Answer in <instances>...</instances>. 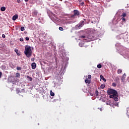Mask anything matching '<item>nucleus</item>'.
<instances>
[{
    "label": "nucleus",
    "instance_id": "nucleus-9",
    "mask_svg": "<svg viewBox=\"0 0 129 129\" xmlns=\"http://www.w3.org/2000/svg\"><path fill=\"white\" fill-rule=\"evenodd\" d=\"M125 77H126V74H124L122 75V77H121V82H124V80H125Z\"/></svg>",
    "mask_w": 129,
    "mask_h": 129
},
{
    "label": "nucleus",
    "instance_id": "nucleus-6",
    "mask_svg": "<svg viewBox=\"0 0 129 129\" xmlns=\"http://www.w3.org/2000/svg\"><path fill=\"white\" fill-rule=\"evenodd\" d=\"M118 16H120L121 17H122V18H124V17H126V13L121 12V11L119 10L116 13Z\"/></svg>",
    "mask_w": 129,
    "mask_h": 129
},
{
    "label": "nucleus",
    "instance_id": "nucleus-39",
    "mask_svg": "<svg viewBox=\"0 0 129 129\" xmlns=\"http://www.w3.org/2000/svg\"><path fill=\"white\" fill-rule=\"evenodd\" d=\"M25 39H26V41H29V40H30V38L27 37L25 38Z\"/></svg>",
    "mask_w": 129,
    "mask_h": 129
},
{
    "label": "nucleus",
    "instance_id": "nucleus-22",
    "mask_svg": "<svg viewBox=\"0 0 129 129\" xmlns=\"http://www.w3.org/2000/svg\"><path fill=\"white\" fill-rule=\"evenodd\" d=\"M79 45L80 46V47H84V43H83L82 42H80L79 43Z\"/></svg>",
    "mask_w": 129,
    "mask_h": 129
},
{
    "label": "nucleus",
    "instance_id": "nucleus-24",
    "mask_svg": "<svg viewBox=\"0 0 129 129\" xmlns=\"http://www.w3.org/2000/svg\"><path fill=\"white\" fill-rule=\"evenodd\" d=\"M50 95H51V96H55V93H54V92H52V90H50Z\"/></svg>",
    "mask_w": 129,
    "mask_h": 129
},
{
    "label": "nucleus",
    "instance_id": "nucleus-37",
    "mask_svg": "<svg viewBox=\"0 0 129 129\" xmlns=\"http://www.w3.org/2000/svg\"><path fill=\"white\" fill-rule=\"evenodd\" d=\"M88 78L89 79H91V75H88Z\"/></svg>",
    "mask_w": 129,
    "mask_h": 129
},
{
    "label": "nucleus",
    "instance_id": "nucleus-21",
    "mask_svg": "<svg viewBox=\"0 0 129 129\" xmlns=\"http://www.w3.org/2000/svg\"><path fill=\"white\" fill-rule=\"evenodd\" d=\"M105 87V85L104 84H102L100 86V88H101V89H104Z\"/></svg>",
    "mask_w": 129,
    "mask_h": 129
},
{
    "label": "nucleus",
    "instance_id": "nucleus-15",
    "mask_svg": "<svg viewBox=\"0 0 129 129\" xmlns=\"http://www.w3.org/2000/svg\"><path fill=\"white\" fill-rule=\"evenodd\" d=\"M100 77L101 79H102V80H103L104 82H106V80L105 79V78H104L103 76L101 75L100 76Z\"/></svg>",
    "mask_w": 129,
    "mask_h": 129
},
{
    "label": "nucleus",
    "instance_id": "nucleus-46",
    "mask_svg": "<svg viewBox=\"0 0 129 129\" xmlns=\"http://www.w3.org/2000/svg\"><path fill=\"white\" fill-rule=\"evenodd\" d=\"M90 94L91 95V96H93V94L92 93H90Z\"/></svg>",
    "mask_w": 129,
    "mask_h": 129
},
{
    "label": "nucleus",
    "instance_id": "nucleus-50",
    "mask_svg": "<svg viewBox=\"0 0 129 129\" xmlns=\"http://www.w3.org/2000/svg\"><path fill=\"white\" fill-rule=\"evenodd\" d=\"M100 111H102V108H100Z\"/></svg>",
    "mask_w": 129,
    "mask_h": 129
},
{
    "label": "nucleus",
    "instance_id": "nucleus-2",
    "mask_svg": "<svg viewBox=\"0 0 129 129\" xmlns=\"http://www.w3.org/2000/svg\"><path fill=\"white\" fill-rule=\"evenodd\" d=\"M64 60H66V63L65 65L64 66V67H63V66L62 67L61 70L59 72V74H60V75H64V74L65 73V72L66 71V68H67V65H68V61H69V57H64Z\"/></svg>",
    "mask_w": 129,
    "mask_h": 129
},
{
    "label": "nucleus",
    "instance_id": "nucleus-33",
    "mask_svg": "<svg viewBox=\"0 0 129 129\" xmlns=\"http://www.w3.org/2000/svg\"><path fill=\"white\" fill-rule=\"evenodd\" d=\"M98 91L97 90H96L95 91V95H96V96H97L98 95Z\"/></svg>",
    "mask_w": 129,
    "mask_h": 129
},
{
    "label": "nucleus",
    "instance_id": "nucleus-16",
    "mask_svg": "<svg viewBox=\"0 0 129 129\" xmlns=\"http://www.w3.org/2000/svg\"><path fill=\"white\" fill-rule=\"evenodd\" d=\"M26 78L28 80H29V81H32L33 80V78L29 76H26Z\"/></svg>",
    "mask_w": 129,
    "mask_h": 129
},
{
    "label": "nucleus",
    "instance_id": "nucleus-11",
    "mask_svg": "<svg viewBox=\"0 0 129 129\" xmlns=\"http://www.w3.org/2000/svg\"><path fill=\"white\" fill-rule=\"evenodd\" d=\"M36 67H37V64L35 62H33L31 63L32 69H36Z\"/></svg>",
    "mask_w": 129,
    "mask_h": 129
},
{
    "label": "nucleus",
    "instance_id": "nucleus-32",
    "mask_svg": "<svg viewBox=\"0 0 129 129\" xmlns=\"http://www.w3.org/2000/svg\"><path fill=\"white\" fill-rule=\"evenodd\" d=\"M80 38H81V39H84V38H86V36L84 35H81Z\"/></svg>",
    "mask_w": 129,
    "mask_h": 129
},
{
    "label": "nucleus",
    "instance_id": "nucleus-28",
    "mask_svg": "<svg viewBox=\"0 0 129 129\" xmlns=\"http://www.w3.org/2000/svg\"><path fill=\"white\" fill-rule=\"evenodd\" d=\"M48 44H49L50 46H52L53 42H52L51 41H49V42H48Z\"/></svg>",
    "mask_w": 129,
    "mask_h": 129
},
{
    "label": "nucleus",
    "instance_id": "nucleus-53",
    "mask_svg": "<svg viewBox=\"0 0 129 129\" xmlns=\"http://www.w3.org/2000/svg\"><path fill=\"white\" fill-rule=\"evenodd\" d=\"M92 23H93V21H92Z\"/></svg>",
    "mask_w": 129,
    "mask_h": 129
},
{
    "label": "nucleus",
    "instance_id": "nucleus-17",
    "mask_svg": "<svg viewBox=\"0 0 129 129\" xmlns=\"http://www.w3.org/2000/svg\"><path fill=\"white\" fill-rule=\"evenodd\" d=\"M106 104L107 105H110L111 106V102H110V101L109 100H108V101L106 102Z\"/></svg>",
    "mask_w": 129,
    "mask_h": 129
},
{
    "label": "nucleus",
    "instance_id": "nucleus-49",
    "mask_svg": "<svg viewBox=\"0 0 129 129\" xmlns=\"http://www.w3.org/2000/svg\"><path fill=\"white\" fill-rule=\"evenodd\" d=\"M51 21H52L53 22H54V18H51Z\"/></svg>",
    "mask_w": 129,
    "mask_h": 129
},
{
    "label": "nucleus",
    "instance_id": "nucleus-13",
    "mask_svg": "<svg viewBox=\"0 0 129 129\" xmlns=\"http://www.w3.org/2000/svg\"><path fill=\"white\" fill-rule=\"evenodd\" d=\"M118 94H117V95H115V96H114L113 99L114 100V101H118Z\"/></svg>",
    "mask_w": 129,
    "mask_h": 129
},
{
    "label": "nucleus",
    "instance_id": "nucleus-1",
    "mask_svg": "<svg viewBox=\"0 0 129 129\" xmlns=\"http://www.w3.org/2000/svg\"><path fill=\"white\" fill-rule=\"evenodd\" d=\"M24 54L27 58H31L32 56V49L31 46L26 45L25 47Z\"/></svg>",
    "mask_w": 129,
    "mask_h": 129
},
{
    "label": "nucleus",
    "instance_id": "nucleus-3",
    "mask_svg": "<svg viewBox=\"0 0 129 129\" xmlns=\"http://www.w3.org/2000/svg\"><path fill=\"white\" fill-rule=\"evenodd\" d=\"M108 95L113 94V95H117V91L113 89H108L107 91Z\"/></svg>",
    "mask_w": 129,
    "mask_h": 129
},
{
    "label": "nucleus",
    "instance_id": "nucleus-7",
    "mask_svg": "<svg viewBox=\"0 0 129 129\" xmlns=\"http://www.w3.org/2000/svg\"><path fill=\"white\" fill-rule=\"evenodd\" d=\"M97 38L94 37L93 35L89 36L87 37V42H91V41H94L96 40Z\"/></svg>",
    "mask_w": 129,
    "mask_h": 129
},
{
    "label": "nucleus",
    "instance_id": "nucleus-51",
    "mask_svg": "<svg viewBox=\"0 0 129 129\" xmlns=\"http://www.w3.org/2000/svg\"><path fill=\"white\" fill-rule=\"evenodd\" d=\"M25 2H29V0H24Z\"/></svg>",
    "mask_w": 129,
    "mask_h": 129
},
{
    "label": "nucleus",
    "instance_id": "nucleus-48",
    "mask_svg": "<svg viewBox=\"0 0 129 129\" xmlns=\"http://www.w3.org/2000/svg\"><path fill=\"white\" fill-rule=\"evenodd\" d=\"M12 68H15V66L12 64V66H11Z\"/></svg>",
    "mask_w": 129,
    "mask_h": 129
},
{
    "label": "nucleus",
    "instance_id": "nucleus-43",
    "mask_svg": "<svg viewBox=\"0 0 129 129\" xmlns=\"http://www.w3.org/2000/svg\"><path fill=\"white\" fill-rule=\"evenodd\" d=\"M2 75H3V73H2V72H0V78H2Z\"/></svg>",
    "mask_w": 129,
    "mask_h": 129
},
{
    "label": "nucleus",
    "instance_id": "nucleus-52",
    "mask_svg": "<svg viewBox=\"0 0 129 129\" xmlns=\"http://www.w3.org/2000/svg\"><path fill=\"white\" fill-rule=\"evenodd\" d=\"M127 116H128V117H129V115H127Z\"/></svg>",
    "mask_w": 129,
    "mask_h": 129
},
{
    "label": "nucleus",
    "instance_id": "nucleus-40",
    "mask_svg": "<svg viewBox=\"0 0 129 129\" xmlns=\"http://www.w3.org/2000/svg\"><path fill=\"white\" fill-rule=\"evenodd\" d=\"M81 6H82L83 7H84V2H82L81 4H80Z\"/></svg>",
    "mask_w": 129,
    "mask_h": 129
},
{
    "label": "nucleus",
    "instance_id": "nucleus-20",
    "mask_svg": "<svg viewBox=\"0 0 129 129\" xmlns=\"http://www.w3.org/2000/svg\"><path fill=\"white\" fill-rule=\"evenodd\" d=\"M20 76H21V75L19 73H17L16 74V77L17 78H20Z\"/></svg>",
    "mask_w": 129,
    "mask_h": 129
},
{
    "label": "nucleus",
    "instance_id": "nucleus-14",
    "mask_svg": "<svg viewBox=\"0 0 129 129\" xmlns=\"http://www.w3.org/2000/svg\"><path fill=\"white\" fill-rule=\"evenodd\" d=\"M33 17H36L37 15H38V11H37V10H35L34 11V12L32 14Z\"/></svg>",
    "mask_w": 129,
    "mask_h": 129
},
{
    "label": "nucleus",
    "instance_id": "nucleus-30",
    "mask_svg": "<svg viewBox=\"0 0 129 129\" xmlns=\"http://www.w3.org/2000/svg\"><path fill=\"white\" fill-rule=\"evenodd\" d=\"M21 31H25V27H21L20 28Z\"/></svg>",
    "mask_w": 129,
    "mask_h": 129
},
{
    "label": "nucleus",
    "instance_id": "nucleus-29",
    "mask_svg": "<svg viewBox=\"0 0 129 129\" xmlns=\"http://www.w3.org/2000/svg\"><path fill=\"white\" fill-rule=\"evenodd\" d=\"M17 70H22V68H21V67H17Z\"/></svg>",
    "mask_w": 129,
    "mask_h": 129
},
{
    "label": "nucleus",
    "instance_id": "nucleus-4",
    "mask_svg": "<svg viewBox=\"0 0 129 129\" xmlns=\"http://www.w3.org/2000/svg\"><path fill=\"white\" fill-rule=\"evenodd\" d=\"M83 26H84V21H81L80 22L75 26L76 30H79V29H81Z\"/></svg>",
    "mask_w": 129,
    "mask_h": 129
},
{
    "label": "nucleus",
    "instance_id": "nucleus-25",
    "mask_svg": "<svg viewBox=\"0 0 129 129\" xmlns=\"http://www.w3.org/2000/svg\"><path fill=\"white\" fill-rule=\"evenodd\" d=\"M115 95H113V94L110 95L109 97H110V98H114V97Z\"/></svg>",
    "mask_w": 129,
    "mask_h": 129
},
{
    "label": "nucleus",
    "instance_id": "nucleus-23",
    "mask_svg": "<svg viewBox=\"0 0 129 129\" xmlns=\"http://www.w3.org/2000/svg\"><path fill=\"white\" fill-rule=\"evenodd\" d=\"M117 73L118 74H120V73H121V72H122V70H121V69H118L117 70Z\"/></svg>",
    "mask_w": 129,
    "mask_h": 129
},
{
    "label": "nucleus",
    "instance_id": "nucleus-31",
    "mask_svg": "<svg viewBox=\"0 0 129 129\" xmlns=\"http://www.w3.org/2000/svg\"><path fill=\"white\" fill-rule=\"evenodd\" d=\"M112 86H113V87H116V83H113L112 84Z\"/></svg>",
    "mask_w": 129,
    "mask_h": 129
},
{
    "label": "nucleus",
    "instance_id": "nucleus-5",
    "mask_svg": "<svg viewBox=\"0 0 129 129\" xmlns=\"http://www.w3.org/2000/svg\"><path fill=\"white\" fill-rule=\"evenodd\" d=\"M124 33H122V34H120L119 35H118L116 36V38L118 39V40H120V39H125L126 38V36L127 34H125L124 35Z\"/></svg>",
    "mask_w": 129,
    "mask_h": 129
},
{
    "label": "nucleus",
    "instance_id": "nucleus-27",
    "mask_svg": "<svg viewBox=\"0 0 129 129\" xmlns=\"http://www.w3.org/2000/svg\"><path fill=\"white\" fill-rule=\"evenodd\" d=\"M101 67H102V66H101V64H98L97 65V68H98L99 69H100V68H101Z\"/></svg>",
    "mask_w": 129,
    "mask_h": 129
},
{
    "label": "nucleus",
    "instance_id": "nucleus-8",
    "mask_svg": "<svg viewBox=\"0 0 129 129\" xmlns=\"http://www.w3.org/2000/svg\"><path fill=\"white\" fill-rule=\"evenodd\" d=\"M75 16H77L78 17L80 16V12H79L77 10H74V15H72L71 17L72 18H73Z\"/></svg>",
    "mask_w": 129,
    "mask_h": 129
},
{
    "label": "nucleus",
    "instance_id": "nucleus-45",
    "mask_svg": "<svg viewBox=\"0 0 129 129\" xmlns=\"http://www.w3.org/2000/svg\"><path fill=\"white\" fill-rule=\"evenodd\" d=\"M25 91V89H22L21 90V92H24Z\"/></svg>",
    "mask_w": 129,
    "mask_h": 129
},
{
    "label": "nucleus",
    "instance_id": "nucleus-47",
    "mask_svg": "<svg viewBox=\"0 0 129 129\" xmlns=\"http://www.w3.org/2000/svg\"><path fill=\"white\" fill-rule=\"evenodd\" d=\"M79 3H81L83 0H78Z\"/></svg>",
    "mask_w": 129,
    "mask_h": 129
},
{
    "label": "nucleus",
    "instance_id": "nucleus-12",
    "mask_svg": "<svg viewBox=\"0 0 129 129\" xmlns=\"http://www.w3.org/2000/svg\"><path fill=\"white\" fill-rule=\"evenodd\" d=\"M18 18H19V16L17 14L14 15L12 17V20L13 21H16V20H17V19H18Z\"/></svg>",
    "mask_w": 129,
    "mask_h": 129
},
{
    "label": "nucleus",
    "instance_id": "nucleus-10",
    "mask_svg": "<svg viewBox=\"0 0 129 129\" xmlns=\"http://www.w3.org/2000/svg\"><path fill=\"white\" fill-rule=\"evenodd\" d=\"M14 51L18 56H21V52H20L17 48H15Z\"/></svg>",
    "mask_w": 129,
    "mask_h": 129
},
{
    "label": "nucleus",
    "instance_id": "nucleus-35",
    "mask_svg": "<svg viewBox=\"0 0 129 129\" xmlns=\"http://www.w3.org/2000/svg\"><path fill=\"white\" fill-rule=\"evenodd\" d=\"M59 31H63V27H59Z\"/></svg>",
    "mask_w": 129,
    "mask_h": 129
},
{
    "label": "nucleus",
    "instance_id": "nucleus-18",
    "mask_svg": "<svg viewBox=\"0 0 129 129\" xmlns=\"http://www.w3.org/2000/svg\"><path fill=\"white\" fill-rule=\"evenodd\" d=\"M1 11L2 12H5L6 11V8L5 7H2L1 8Z\"/></svg>",
    "mask_w": 129,
    "mask_h": 129
},
{
    "label": "nucleus",
    "instance_id": "nucleus-42",
    "mask_svg": "<svg viewBox=\"0 0 129 129\" xmlns=\"http://www.w3.org/2000/svg\"><path fill=\"white\" fill-rule=\"evenodd\" d=\"M2 38H4L5 39V38H6V35L2 34Z\"/></svg>",
    "mask_w": 129,
    "mask_h": 129
},
{
    "label": "nucleus",
    "instance_id": "nucleus-41",
    "mask_svg": "<svg viewBox=\"0 0 129 129\" xmlns=\"http://www.w3.org/2000/svg\"><path fill=\"white\" fill-rule=\"evenodd\" d=\"M32 62H34L35 61V58L33 57L31 58Z\"/></svg>",
    "mask_w": 129,
    "mask_h": 129
},
{
    "label": "nucleus",
    "instance_id": "nucleus-26",
    "mask_svg": "<svg viewBox=\"0 0 129 129\" xmlns=\"http://www.w3.org/2000/svg\"><path fill=\"white\" fill-rule=\"evenodd\" d=\"M59 86V84L57 83H54V87H56L57 88Z\"/></svg>",
    "mask_w": 129,
    "mask_h": 129
},
{
    "label": "nucleus",
    "instance_id": "nucleus-44",
    "mask_svg": "<svg viewBox=\"0 0 129 129\" xmlns=\"http://www.w3.org/2000/svg\"><path fill=\"white\" fill-rule=\"evenodd\" d=\"M17 2L18 4H20V3H21V0H17Z\"/></svg>",
    "mask_w": 129,
    "mask_h": 129
},
{
    "label": "nucleus",
    "instance_id": "nucleus-36",
    "mask_svg": "<svg viewBox=\"0 0 129 129\" xmlns=\"http://www.w3.org/2000/svg\"><path fill=\"white\" fill-rule=\"evenodd\" d=\"M114 105H115V106H118V103L115 102V103L114 104Z\"/></svg>",
    "mask_w": 129,
    "mask_h": 129
},
{
    "label": "nucleus",
    "instance_id": "nucleus-19",
    "mask_svg": "<svg viewBox=\"0 0 129 129\" xmlns=\"http://www.w3.org/2000/svg\"><path fill=\"white\" fill-rule=\"evenodd\" d=\"M85 82L86 83H88V84H90V82L89 81V80L87 78L85 80Z\"/></svg>",
    "mask_w": 129,
    "mask_h": 129
},
{
    "label": "nucleus",
    "instance_id": "nucleus-38",
    "mask_svg": "<svg viewBox=\"0 0 129 129\" xmlns=\"http://www.w3.org/2000/svg\"><path fill=\"white\" fill-rule=\"evenodd\" d=\"M20 41L21 42H23V41H24V38H20Z\"/></svg>",
    "mask_w": 129,
    "mask_h": 129
},
{
    "label": "nucleus",
    "instance_id": "nucleus-34",
    "mask_svg": "<svg viewBox=\"0 0 129 129\" xmlns=\"http://www.w3.org/2000/svg\"><path fill=\"white\" fill-rule=\"evenodd\" d=\"M121 19L122 22H125L126 21L125 18H124V17H122Z\"/></svg>",
    "mask_w": 129,
    "mask_h": 129
}]
</instances>
